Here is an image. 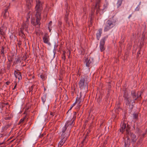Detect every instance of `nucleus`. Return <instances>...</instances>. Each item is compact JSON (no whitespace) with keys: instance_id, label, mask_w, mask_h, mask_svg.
I'll return each instance as SVG.
<instances>
[{"instance_id":"7ed1b4c3","label":"nucleus","mask_w":147,"mask_h":147,"mask_svg":"<svg viewBox=\"0 0 147 147\" xmlns=\"http://www.w3.org/2000/svg\"><path fill=\"white\" fill-rule=\"evenodd\" d=\"M89 81V78L88 76L84 75L81 76L78 83L80 89L82 90L88 89Z\"/></svg>"},{"instance_id":"49530a36","label":"nucleus","mask_w":147,"mask_h":147,"mask_svg":"<svg viewBox=\"0 0 147 147\" xmlns=\"http://www.w3.org/2000/svg\"><path fill=\"white\" fill-rule=\"evenodd\" d=\"M52 21H50L49 23V25H51V24H52Z\"/></svg>"},{"instance_id":"423d86ee","label":"nucleus","mask_w":147,"mask_h":147,"mask_svg":"<svg viewBox=\"0 0 147 147\" xmlns=\"http://www.w3.org/2000/svg\"><path fill=\"white\" fill-rule=\"evenodd\" d=\"M29 24V21L28 19L27 18L25 22H24L22 24L21 28H20L21 32L22 34H24V30H25V31L27 32L28 30V28Z\"/></svg>"},{"instance_id":"ea45409f","label":"nucleus","mask_w":147,"mask_h":147,"mask_svg":"<svg viewBox=\"0 0 147 147\" xmlns=\"http://www.w3.org/2000/svg\"><path fill=\"white\" fill-rule=\"evenodd\" d=\"M5 53H1V55L4 58L5 57Z\"/></svg>"},{"instance_id":"c756f323","label":"nucleus","mask_w":147,"mask_h":147,"mask_svg":"<svg viewBox=\"0 0 147 147\" xmlns=\"http://www.w3.org/2000/svg\"><path fill=\"white\" fill-rule=\"evenodd\" d=\"M95 11V9H93V7H92V12L90 14L91 18H92V16L93 15Z\"/></svg>"},{"instance_id":"4468645a","label":"nucleus","mask_w":147,"mask_h":147,"mask_svg":"<svg viewBox=\"0 0 147 147\" xmlns=\"http://www.w3.org/2000/svg\"><path fill=\"white\" fill-rule=\"evenodd\" d=\"M14 74L15 77L18 78L19 80H20L22 79V77L21 76V72H17L15 71L14 72Z\"/></svg>"},{"instance_id":"1a4fd4ad","label":"nucleus","mask_w":147,"mask_h":147,"mask_svg":"<svg viewBox=\"0 0 147 147\" xmlns=\"http://www.w3.org/2000/svg\"><path fill=\"white\" fill-rule=\"evenodd\" d=\"M43 40L44 42L47 44L49 45H51V43L49 42V36L47 34H45L43 37Z\"/></svg>"},{"instance_id":"58836bf2","label":"nucleus","mask_w":147,"mask_h":147,"mask_svg":"<svg viewBox=\"0 0 147 147\" xmlns=\"http://www.w3.org/2000/svg\"><path fill=\"white\" fill-rule=\"evenodd\" d=\"M140 129L138 128H137L136 129V131L137 133H140Z\"/></svg>"},{"instance_id":"79ce46f5","label":"nucleus","mask_w":147,"mask_h":147,"mask_svg":"<svg viewBox=\"0 0 147 147\" xmlns=\"http://www.w3.org/2000/svg\"><path fill=\"white\" fill-rule=\"evenodd\" d=\"M53 53H54V58L55 57V49H54L53 50Z\"/></svg>"},{"instance_id":"f704fd0d","label":"nucleus","mask_w":147,"mask_h":147,"mask_svg":"<svg viewBox=\"0 0 147 147\" xmlns=\"http://www.w3.org/2000/svg\"><path fill=\"white\" fill-rule=\"evenodd\" d=\"M68 16V14H66L65 15V20L66 23H68V22H67Z\"/></svg>"},{"instance_id":"9d476101","label":"nucleus","mask_w":147,"mask_h":147,"mask_svg":"<svg viewBox=\"0 0 147 147\" xmlns=\"http://www.w3.org/2000/svg\"><path fill=\"white\" fill-rule=\"evenodd\" d=\"M130 137L131 140V143L132 144H135L137 139L136 136L133 133L130 132L129 135Z\"/></svg>"},{"instance_id":"bf43d9fd","label":"nucleus","mask_w":147,"mask_h":147,"mask_svg":"<svg viewBox=\"0 0 147 147\" xmlns=\"http://www.w3.org/2000/svg\"><path fill=\"white\" fill-rule=\"evenodd\" d=\"M48 28H49L50 32L51 31V30L49 29V27H48Z\"/></svg>"},{"instance_id":"603ef678","label":"nucleus","mask_w":147,"mask_h":147,"mask_svg":"<svg viewBox=\"0 0 147 147\" xmlns=\"http://www.w3.org/2000/svg\"><path fill=\"white\" fill-rule=\"evenodd\" d=\"M4 143V142H3L2 143H0V145L3 144Z\"/></svg>"},{"instance_id":"6e6d98bb","label":"nucleus","mask_w":147,"mask_h":147,"mask_svg":"<svg viewBox=\"0 0 147 147\" xmlns=\"http://www.w3.org/2000/svg\"><path fill=\"white\" fill-rule=\"evenodd\" d=\"M2 73L1 71H0V74H1Z\"/></svg>"},{"instance_id":"864d4df0","label":"nucleus","mask_w":147,"mask_h":147,"mask_svg":"<svg viewBox=\"0 0 147 147\" xmlns=\"http://www.w3.org/2000/svg\"><path fill=\"white\" fill-rule=\"evenodd\" d=\"M139 10V9H138V7H137V8H136V10H137V11H138V10Z\"/></svg>"},{"instance_id":"a19ab883","label":"nucleus","mask_w":147,"mask_h":147,"mask_svg":"<svg viewBox=\"0 0 147 147\" xmlns=\"http://www.w3.org/2000/svg\"><path fill=\"white\" fill-rule=\"evenodd\" d=\"M17 83H15V85L14 86V88L13 89V90H14L16 88V87H17Z\"/></svg>"},{"instance_id":"39448f33","label":"nucleus","mask_w":147,"mask_h":147,"mask_svg":"<svg viewBox=\"0 0 147 147\" xmlns=\"http://www.w3.org/2000/svg\"><path fill=\"white\" fill-rule=\"evenodd\" d=\"M123 97L124 98L125 102L126 105L130 106L131 103L133 105V103H135V102H133V99L131 96H129L128 92L126 91L124 92Z\"/></svg>"},{"instance_id":"2eb2a0df","label":"nucleus","mask_w":147,"mask_h":147,"mask_svg":"<svg viewBox=\"0 0 147 147\" xmlns=\"http://www.w3.org/2000/svg\"><path fill=\"white\" fill-rule=\"evenodd\" d=\"M127 139L125 141V144L124 147H129L130 144V140L129 137L127 136Z\"/></svg>"},{"instance_id":"e433bc0d","label":"nucleus","mask_w":147,"mask_h":147,"mask_svg":"<svg viewBox=\"0 0 147 147\" xmlns=\"http://www.w3.org/2000/svg\"><path fill=\"white\" fill-rule=\"evenodd\" d=\"M5 47L4 46H2L1 51V53H5L4 51Z\"/></svg>"},{"instance_id":"ddd939ff","label":"nucleus","mask_w":147,"mask_h":147,"mask_svg":"<svg viewBox=\"0 0 147 147\" xmlns=\"http://www.w3.org/2000/svg\"><path fill=\"white\" fill-rule=\"evenodd\" d=\"M131 97L133 99V102H135V100L140 97L141 96V94L138 96L137 94H136L135 92L134 91H132L131 92Z\"/></svg>"},{"instance_id":"aec40b11","label":"nucleus","mask_w":147,"mask_h":147,"mask_svg":"<svg viewBox=\"0 0 147 147\" xmlns=\"http://www.w3.org/2000/svg\"><path fill=\"white\" fill-rule=\"evenodd\" d=\"M91 62V61L90 58H87L85 60V63H86V65L87 67H90Z\"/></svg>"},{"instance_id":"c03bdc74","label":"nucleus","mask_w":147,"mask_h":147,"mask_svg":"<svg viewBox=\"0 0 147 147\" xmlns=\"http://www.w3.org/2000/svg\"><path fill=\"white\" fill-rule=\"evenodd\" d=\"M10 117H6L5 118V120L9 119Z\"/></svg>"},{"instance_id":"5fc2aeb1","label":"nucleus","mask_w":147,"mask_h":147,"mask_svg":"<svg viewBox=\"0 0 147 147\" xmlns=\"http://www.w3.org/2000/svg\"><path fill=\"white\" fill-rule=\"evenodd\" d=\"M46 90V88L45 87L44 88V91H45Z\"/></svg>"},{"instance_id":"680f3d73","label":"nucleus","mask_w":147,"mask_h":147,"mask_svg":"<svg viewBox=\"0 0 147 147\" xmlns=\"http://www.w3.org/2000/svg\"><path fill=\"white\" fill-rule=\"evenodd\" d=\"M138 142H137V144H138Z\"/></svg>"},{"instance_id":"a211bd4d","label":"nucleus","mask_w":147,"mask_h":147,"mask_svg":"<svg viewBox=\"0 0 147 147\" xmlns=\"http://www.w3.org/2000/svg\"><path fill=\"white\" fill-rule=\"evenodd\" d=\"M61 138L62 139L58 144L59 147H61L67 139L64 138Z\"/></svg>"},{"instance_id":"20e7f679","label":"nucleus","mask_w":147,"mask_h":147,"mask_svg":"<svg viewBox=\"0 0 147 147\" xmlns=\"http://www.w3.org/2000/svg\"><path fill=\"white\" fill-rule=\"evenodd\" d=\"M117 21L116 18L108 20L106 22L104 28V32H107L112 28L115 25Z\"/></svg>"},{"instance_id":"f3484780","label":"nucleus","mask_w":147,"mask_h":147,"mask_svg":"<svg viewBox=\"0 0 147 147\" xmlns=\"http://www.w3.org/2000/svg\"><path fill=\"white\" fill-rule=\"evenodd\" d=\"M109 4L108 1H107V0H105V3L103 5V8L102 10V13H103L106 11V9L107 8L109 5Z\"/></svg>"},{"instance_id":"f8f14e48","label":"nucleus","mask_w":147,"mask_h":147,"mask_svg":"<svg viewBox=\"0 0 147 147\" xmlns=\"http://www.w3.org/2000/svg\"><path fill=\"white\" fill-rule=\"evenodd\" d=\"M84 97L82 96V93L80 92V96L79 97L77 98L76 102V103H78V104L79 105V107H80L81 105H80V103L83 102L84 100Z\"/></svg>"},{"instance_id":"0eeeda50","label":"nucleus","mask_w":147,"mask_h":147,"mask_svg":"<svg viewBox=\"0 0 147 147\" xmlns=\"http://www.w3.org/2000/svg\"><path fill=\"white\" fill-rule=\"evenodd\" d=\"M100 0H96V4L93 7V9H96V13L97 14L98 13H100V14L102 13V12L100 13V11H102V10L100 9Z\"/></svg>"},{"instance_id":"c85d7f7f","label":"nucleus","mask_w":147,"mask_h":147,"mask_svg":"<svg viewBox=\"0 0 147 147\" xmlns=\"http://www.w3.org/2000/svg\"><path fill=\"white\" fill-rule=\"evenodd\" d=\"M11 125V124H8L4 126V127H3L2 129L3 130H6L8 128L10 127Z\"/></svg>"},{"instance_id":"4c0bfd02","label":"nucleus","mask_w":147,"mask_h":147,"mask_svg":"<svg viewBox=\"0 0 147 147\" xmlns=\"http://www.w3.org/2000/svg\"><path fill=\"white\" fill-rule=\"evenodd\" d=\"M90 132V130H88L87 131L86 134L85 136H86V137H87V136H88V135L89 133Z\"/></svg>"},{"instance_id":"412c9836","label":"nucleus","mask_w":147,"mask_h":147,"mask_svg":"<svg viewBox=\"0 0 147 147\" xmlns=\"http://www.w3.org/2000/svg\"><path fill=\"white\" fill-rule=\"evenodd\" d=\"M121 128L120 129V131H123L126 127V123L124 122L121 123Z\"/></svg>"},{"instance_id":"b1692460","label":"nucleus","mask_w":147,"mask_h":147,"mask_svg":"<svg viewBox=\"0 0 147 147\" xmlns=\"http://www.w3.org/2000/svg\"><path fill=\"white\" fill-rule=\"evenodd\" d=\"M47 95L44 94L41 97V100L43 102V104H45V103L46 100Z\"/></svg>"},{"instance_id":"72a5a7b5","label":"nucleus","mask_w":147,"mask_h":147,"mask_svg":"<svg viewBox=\"0 0 147 147\" xmlns=\"http://www.w3.org/2000/svg\"><path fill=\"white\" fill-rule=\"evenodd\" d=\"M138 115L137 114L135 113L133 114V117L134 119H137L138 118Z\"/></svg>"},{"instance_id":"f03ea898","label":"nucleus","mask_w":147,"mask_h":147,"mask_svg":"<svg viewBox=\"0 0 147 147\" xmlns=\"http://www.w3.org/2000/svg\"><path fill=\"white\" fill-rule=\"evenodd\" d=\"M36 5L35 7V9L36 11V22L34 20H32L31 23L34 26H36L37 25H40V21L41 20V8L40 7L41 3L40 0H36Z\"/></svg>"},{"instance_id":"2f4dec72","label":"nucleus","mask_w":147,"mask_h":147,"mask_svg":"<svg viewBox=\"0 0 147 147\" xmlns=\"http://www.w3.org/2000/svg\"><path fill=\"white\" fill-rule=\"evenodd\" d=\"M40 78L43 80H45L46 79V77L43 74H41L40 75Z\"/></svg>"},{"instance_id":"393cba45","label":"nucleus","mask_w":147,"mask_h":147,"mask_svg":"<svg viewBox=\"0 0 147 147\" xmlns=\"http://www.w3.org/2000/svg\"><path fill=\"white\" fill-rule=\"evenodd\" d=\"M11 65V61L8 59V61L7 62V69L8 70H9Z\"/></svg>"},{"instance_id":"bb28decb","label":"nucleus","mask_w":147,"mask_h":147,"mask_svg":"<svg viewBox=\"0 0 147 147\" xmlns=\"http://www.w3.org/2000/svg\"><path fill=\"white\" fill-rule=\"evenodd\" d=\"M21 62V61L20 60V57H18L17 58H16L15 61L13 63V65L14 64H18L19 63H20Z\"/></svg>"},{"instance_id":"473e14b6","label":"nucleus","mask_w":147,"mask_h":147,"mask_svg":"<svg viewBox=\"0 0 147 147\" xmlns=\"http://www.w3.org/2000/svg\"><path fill=\"white\" fill-rule=\"evenodd\" d=\"M65 51H63V53L62 56V58L63 59L65 60Z\"/></svg>"},{"instance_id":"dca6fc26","label":"nucleus","mask_w":147,"mask_h":147,"mask_svg":"<svg viewBox=\"0 0 147 147\" xmlns=\"http://www.w3.org/2000/svg\"><path fill=\"white\" fill-rule=\"evenodd\" d=\"M102 33V29L100 28L98 31L97 32L96 34V38L98 40H99L101 36V34Z\"/></svg>"},{"instance_id":"7c9ffc66","label":"nucleus","mask_w":147,"mask_h":147,"mask_svg":"<svg viewBox=\"0 0 147 147\" xmlns=\"http://www.w3.org/2000/svg\"><path fill=\"white\" fill-rule=\"evenodd\" d=\"M26 117L25 116L23 119H21L19 122V124L22 123L26 119Z\"/></svg>"},{"instance_id":"f257e3e1","label":"nucleus","mask_w":147,"mask_h":147,"mask_svg":"<svg viewBox=\"0 0 147 147\" xmlns=\"http://www.w3.org/2000/svg\"><path fill=\"white\" fill-rule=\"evenodd\" d=\"M75 114L76 112H74ZM76 117V115H74L71 119L67 120L65 126L63 127L61 131V137L67 139L70 135L71 130L74 124V121Z\"/></svg>"},{"instance_id":"4d7b16f0","label":"nucleus","mask_w":147,"mask_h":147,"mask_svg":"<svg viewBox=\"0 0 147 147\" xmlns=\"http://www.w3.org/2000/svg\"><path fill=\"white\" fill-rule=\"evenodd\" d=\"M145 135V134H143V136H144Z\"/></svg>"},{"instance_id":"cd10ccee","label":"nucleus","mask_w":147,"mask_h":147,"mask_svg":"<svg viewBox=\"0 0 147 147\" xmlns=\"http://www.w3.org/2000/svg\"><path fill=\"white\" fill-rule=\"evenodd\" d=\"M123 0H118L117 2V8L119 7L121 5Z\"/></svg>"},{"instance_id":"de8ad7c7","label":"nucleus","mask_w":147,"mask_h":147,"mask_svg":"<svg viewBox=\"0 0 147 147\" xmlns=\"http://www.w3.org/2000/svg\"><path fill=\"white\" fill-rule=\"evenodd\" d=\"M140 50H139V51H138V53H137V54H138V55H139V54H140Z\"/></svg>"},{"instance_id":"13d9d810","label":"nucleus","mask_w":147,"mask_h":147,"mask_svg":"<svg viewBox=\"0 0 147 147\" xmlns=\"http://www.w3.org/2000/svg\"><path fill=\"white\" fill-rule=\"evenodd\" d=\"M5 146H1L0 147H5Z\"/></svg>"},{"instance_id":"09e8293b","label":"nucleus","mask_w":147,"mask_h":147,"mask_svg":"<svg viewBox=\"0 0 147 147\" xmlns=\"http://www.w3.org/2000/svg\"><path fill=\"white\" fill-rule=\"evenodd\" d=\"M132 16V15L131 14H130L129 15V16L128 17V18L129 19Z\"/></svg>"},{"instance_id":"37998d69","label":"nucleus","mask_w":147,"mask_h":147,"mask_svg":"<svg viewBox=\"0 0 147 147\" xmlns=\"http://www.w3.org/2000/svg\"><path fill=\"white\" fill-rule=\"evenodd\" d=\"M10 83V82L9 81H7L6 82V84L7 85H9Z\"/></svg>"},{"instance_id":"c9c22d12","label":"nucleus","mask_w":147,"mask_h":147,"mask_svg":"<svg viewBox=\"0 0 147 147\" xmlns=\"http://www.w3.org/2000/svg\"><path fill=\"white\" fill-rule=\"evenodd\" d=\"M34 86V85H32L29 88V91L30 92L32 91Z\"/></svg>"},{"instance_id":"e2e57ef3","label":"nucleus","mask_w":147,"mask_h":147,"mask_svg":"<svg viewBox=\"0 0 147 147\" xmlns=\"http://www.w3.org/2000/svg\"><path fill=\"white\" fill-rule=\"evenodd\" d=\"M28 1H31V0H28Z\"/></svg>"},{"instance_id":"3c124183","label":"nucleus","mask_w":147,"mask_h":147,"mask_svg":"<svg viewBox=\"0 0 147 147\" xmlns=\"http://www.w3.org/2000/svg\"><path fill=\"white\" fill-rule=\"evenodd\" d=\"M73 107V106H71V108H70V109H69L68 110V112L69 111V110H71V109Z\"/></svg>"},{"instance_id":"0e129e2a","label":"nucleus","mask_w":147,"mask_h":147,"mask_svg":"<svg viewBox=\"0 0 147 147\" xmlns=\"http://www.w3.org/2000/svg\"><path fill=\"white\" fill-rule=\"evenodd\" d=\"M14 0H13V1H14Z\"/></svg>"},{"instance_id":"8fccbe9b","label":"nucleus","mask_w":147,"mask_h":147,"mask_svg":"<svg viewBox=\"0 0 147 147\" xmlns=\"http://www.w3.org/2000/svg\"><path fill=\"white\" fill-rule=\"evenodd\" d=\"M76 103V102H75V103H74L73 105H72V106H73V107L75 105V104Z\"/></svg>"},{"instance_id":"a878e982","label":"nucleus","mask_w":147,"mask_h":147,"mask_svg":"<svg viewBox=\"0 0 147 147\" xmlns=\"http://www.w3.org/2000/svg\"><path fill=\"white\" fill-rule=\"evenodd\" d=\"M126 134L127 135H129L130 132H131L130 131H129L130 130V127L128 125H127V126L126 127Z\"/></svg>"},{"instance_id":"6e6552de","label":"nucleus","mask_w":147,"mask_h":147,"mask_svg":"<svg viewBox=\"0 0 147 147\" xmlns=\"http://www.w3.org/2000/svg\"><path fill=\"white\" fill-rule=\"evenodd\" d=\"M107 36H105L101 39L100 43V48L101 51H103L105 49V44Z\"/></svg>"},{"instance_id":"052dcab7","label":"nucleus","mask_w":147,"mask_h":147,"mask_svg":"<svg viewBox=\"0 0 147 147\" xmlns=\"http://www.w3.org/2000/svg\"><path fill=\"white\" fill-rule=\"evenodd\" d=\"M1 55L0 54V59H1Z\"/></svg>"},{"instance_id":"5701e85b","label":"nucleus","mask_w":147,"mask_h":147,"mask_svg":"<svg viewBox=\"0 0 147 147\" xmlns=\"http://www.w3.org/2000/svg\"><path fill=\"white\" fill-rule=\"evenodd\" d=\"M9 16V13L8 11V8L5 9L3 15V17L5 18H6L8 17Z\"/></svg>"},{"instance_id":"4be33fe9","label":"nucleus","mask_w":147,"mask_h":147,"mask_svg":"<svg viewBox=\"0 0 147 147\" xmlns=\"http://www.w3.org/2000/svg\"><path fill=\"white\" fill-rule=\"evenodd\" d=\"M32 1L31 0L30 1L27 0V1L26 5L28 9H30L32 6Z\"/></svg>"},{"instance_id":"a18cd8bd","label":"nucleus","mask_w":147,"mask_h":147,"mask_svg":"<svg viewBox=\"0 0 147 147\" xmlns=\"http://www.w3.org/2000/svg\"><path fill=\"white\" fill-rule=\"evenodd\" d=\"M43 136V134H42V135H40L39 136V137L40 138H42Z\"/></svg>"},{"instance_id":"6ab92c4d","label":"nucleus","mask_w":147,"mask_h":147,"mask_svg":"<svg viewBox=\"0 0 147 147\" xmlns=\"http://www.w3.org/2000/svg\"><path fill=\"white\" fill-rule=\"evenodd\" d=\"M88 141V138L86 136H84L83 138V140L81 143V147H82Z\"/></svg>"},{"instance_id":"9b49d317","label":"nucleus","mask_w":147,"mask_h":147,"mask_svg":"<svg viewBox=\"0 0 147 147\" xmlns=\"http://www.w3.org/2000/svg\"><path fill=\"white\" fill-rule=\"evenodd\" d=\"M7 30V28L4 25L0 27V35L1 37L5 38V30Z\"/></svg>"}]
</instances>
